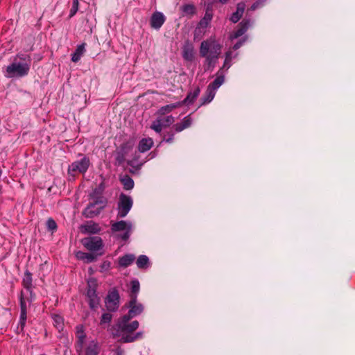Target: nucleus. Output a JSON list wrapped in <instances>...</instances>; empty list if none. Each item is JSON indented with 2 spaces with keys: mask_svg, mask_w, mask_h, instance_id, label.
Wrapping results in <instances>:
<instances>
[{
  "mask_svg": "<svg viewBox=\"0 0 355 355\" xmlns=\"http://www.w3.org/2000/svg\"><path fill=\"white\" fill-rule=\"evenodd\" d=\"M31 58L28 55L17 54L12 62L6 69V77L21 78L26 76L30 70Z\"/></svg>",
  "mask_w": 355,
  "mask_h": 355,
  "instance_id": "1",
  "label": "nucleus"
},
{
  "mask_svg": "<svg viewBox=\"0 0 355 355\" xmlns=\"http://www.w3.org/2000/svg\"><path fill=\"white\" fill-rule=\"evenodd\" d=\"M221 53V46L214 41H202L200 46V56L205 58V70L214 68Z\"/></svg>",
  "mask_w": 355,
  "mask_h": 355,
  "instance_id": "2",
  "label": "nucleus"
},
{
  "mask_svg": "<svg viewBox=\"0 0 355 355\" xmlns=\"http://www.w3.org/2000/svg\"><path fill=\"white\" fill-rule=\"evenodd\" d=\"M96 189L90 195V198L93 200L90 202L83 211L86 218H94L98 216L104 207L105 202L101 196H95Z\"/></svg>",
  "mask_w": 355,
  "mask_h": 355,
  "instance_id": "3",
  "label": "nucleus"
},
{
  "mask_svg": "<svg viewBox=\"0 0 355 355\" xmlns=\"http://www.w3.org/2000/svg\"><path fill=\"white\" fill-rule=\"evenodd\" d=\"M132 223L130 221H111V230L113 232H123V234L120 235V238L123 241H127L129 239L132 230Z\"/></svg>",
  "mask_w": 355,
  "mask_h": 355,
  "instance_id": "4",
  "label": "nucleus"
},
{
  "mask_svg": "<svg viewBox=\"0 0 355 355\" xmlns=\"http://www.w3.org/2000/svg\"><path fill=\"white\" fill-rule=\"evenodd\" d=\"M139 322L134 320L130 323H117L116 324L115 332L113 333L114 337H120L123 342V336H132V333L139 327Z\"/></svg>",
  "mask_w": 355,
  "mask_h": 355,
  "instance_id": "5",
  "label": "nucleus"
},
{
  "mask_svg": "<svg viewBox=\"0 0 355 355\" xmlns=\"http://www.w3.org/2000/svg\"><path fill=\"white\" fill-rule=\"evenodd\" d=\"M87 297L89 301V307L96 309L98 307L100 298L96 294L97 282L95 279H89L87 282Z\"/></svg>",
  "mask_w": 355,
  "mask_h": 355,
  "instance_id": "6",
  "label": "nucleus"
},
{
  "mask_svg": "<svg viewBox=\"0 0 355 355\" xmlns=\"http://www.w3.org/2000/svg\"><path fill=\"white\" fill-rule=\"evenodd\" d=\"M133 205L132 199L124 193H121L117 203V218H122L125 217Z\"/></svg>",
  "mask_w": 355,
  "mask_h": 355,
  "instance_id": "7",
  "label": "nucleus"
},
{
  "mask_svg": "<svg viewBox=\"0 0 355 355\" xmlns=\"http://www.w3.org/2000/svg\"><path fill=\"white\" fill-rule=\"evenodd\" d=\"M90 164L89 158L84 157L80 160H78L71 163L68 168V173L74 176L76 172L85 173Z\"/></svg>",
  "mask_w": 355,
  "mask_h": 355,
  "instance_id": "8",
  "label": "nucleus"
},
{
  "mask_svg": "<svg viewBox=\"0 0 355 355\" xmlns=\"http://www.w3.org/2000/svg\"><path fill=\"white\" fill-rule=\"evenodd\" d=\"M119 300L120 296L116 289L110 291L105 301L107 309L110 311H116L119 306Z\"/></svg>",
  "mask_w": 355,
  "mask_h": 355,
  "instance_id": "9",
  "label": "nucleus"
},
{
  "mask_svg": "<svg viewBox=\"0 0 355 355\" xmlns=\"http://www.w3.org/2000/svg\"><path fill=\"white\" fill-rule=\"evenodd\" d=\"M82 243L88 250L93 252L101 250L103 246L102 239L99 236L85 238Z\"/></svg>",
  "mask_w": 355,
  "mask_h": 355,
  "instance_id": "10",
  "label": "nucleus"
},
{
  "mask_svg": "<svg viewBox=\"0 0 355 355\" xmlns=\"http://www.w3.org/2000/svg\"><path fill=\"white\" fill-rule=\"evenodd\" d=\"M251 26L250 19H244L238 25V28L234 31L230 36L231 40L236 39L242 36Z\"/></svg>",
  "mask_w": 355,
  "mask_h": 355,
  "instance_id": "11",
  "label": "nucleus"
},
{
  "mask_svg": "<svg viewBox=\"0 0 355 355\" xmlns=\"http://www.w3.org/2000/svg\"><path fill=\"white\" fill-rule=\"evenodd\" d=\"M130 314L133 315L135 317L141 314L144 311V306L142 304L137 302V296H133L128 304Z\"/></svg>",
  "mask_w": 355,
  "mask_h": 355,
  "instance_id": "12",
  "label": "nucleus"
},
{
  "mask_svg": "<svg viewBox=\"0 0 355 355\" xmlns=\"http://www.w3.org/2000/svg\"><path fill=\"white\" fill-rule=\"evenodd\" d=\"M165 20L166 17L162 12H155L150 17V26L154 29L158 30L164 24Z\"/></svg>",
  "mask_w": 355,
  "mask_h": 355,
  "instance_id": "13",
  "label": "nucleus"
},
{
  "mask_svg": "<svg viewBox=\"0 0 355 355\" xmlns=\"http://www.w3.org/2000/svg\"><path fill=\"white\" fill-rule=\"evenodd\" d=\"M193 120L191 118L190 115L185 116L180 123H175L173 128L175 130L176 132H180L184 130V129L190 127L192 124Z\"/></svg>",
  "mask_w": 355,
  "mask_h": 355,
  "instance_id": "14",
  "label": "nucleus"
},
{
  "mask_svg": "<svg viewBox=\"0 0 355 355\" xmlns=\"http://www.w3.org/2000/svg\"><path fill=\"white\" fill-rule=\"evenodd\" d=\"M245 9V4L243 2L239 3L236 6V12H233L230 17V21L233 23L238 22L243 16Z\"/></svg>",
  "mask_w": 355,
  "mask_h": 355,
  "instance_id": "15",
  "label": "nucleus"
},
{
  "mask_svg": "<svg viewBox=\"0 0 355 355\" xmlns=\"http://www.w3.org/2000/svg\"><path fill=\"white\" fill-rule=\"evenodd\" d=\"M222 69L219 70L217 73V76L214 79V80L210 83L207 87L209 89H211L212 91L216 92V90L218 89L224 83L225 77L223 74V72L221 71Z\"/></svg>",
  "mask_w": 355,
  "mask_h": 355,
  "instance_id": "16",
  "label": "nucleus"
},
{
  "mask_svg": "<svg viewBox=\"0 0 355 355\" xmlns=\"http://www.w3.org/2000/svg\"><path fill=\"white\" fill-rule=\"evenodd\" d=\"M34 297L33 295L28 296H25L24 293L21 291L19 296V303H20V310H26L28 309V306L31 304Z\"/></svg>",
  "mask_w": 355,
  "mask_h": 355,
  "instance_id": "17",
  "label": "nucleus"
},
{
  "mask_svg": "<svg viewBox=\"0 0 355 355\" xmlns=\"http://www.w3.org/2000/svg\"><path fill=\"white\" fill-rule=\"evenodd\" d=\"M153 145V141L151 138L142 139L138 145V150L140 153H145L149 150Z\"/></svg>",
  "mask_w": 355,
  "mask_h": 355,
  "instance_id": "18",
  "label": "nucleus"
},
{
  "mask_svg": "<svg viewBox=\"0 0 355 355\" xmlns=\"http://www.w3.org/2000/svg\"><path fill=\"white\" fill-rule=\"evenodd\" d=\"M85 43H83L81 44L78 45L76 49L71 55L72 62H77L80 60L81 57L85 52Z\"/></svg>",
  "mask_w": 355,
  "mask_h": 355,
  "instance_id": "19",
  "label": "nucleus"
},
{
  "mask_svg": "<svg viewBox=\"0 0 355 355\" xmlns=\"http://www.w3.org/2000/svg\"><path fill=\"white\" fill-rule=\"evenodd\" d=\"M135 257L132 254H126L119 259V265L121 267L126 268L130 266L135 261Z\"/></svg>",
  "mask_w": 355,
  "mask_h": 355,
  "instance_id": "20",
  "label": "nucleus"
},
{
  "mask_svg": "<svg viewBox=\"0 0 355 355\" xmlns=\"http://www.w3.org/2000/svg\"><path fill=\"white\" fill-rule=\"evenodd\" d=\"M22 284L24 287L26 289L27 292L29 293L30 295H32V275L29 271L25 272Z\"/></svg>",
  "mask_w": 355,
  "mask_h": 355,
  "instance_id": "21",
  "label": "nucleus"
},
{
  "mask_svg": "<svg viewBox=\"0 0 355 355\" xmlns=\"http://www.w3.org/2000/svg\"><path fill=\"white\" fill-rule=\"evenodd\" d=\"M200 92V88L197 87L193 92H189L184 101H180L179 103H182V105H190L193 103L199 96Z\"/></svg>",
  "mask_w": 355,
  "mask_h": 355,
  "instance_id": "22",
  "label": "nucleus"
},
{
  "mask_svg": "<svg viewBox=\"0 0 355 355\" xmlns=\"http://www.w3.org/2000/svg\"><path fill=\"white\" fill-rule=\"evenodd\" d=\"M84 232L89 234H96L101 231V228L98 224L89 221L87 224L82 226Z\"/></svg>",
  "mask_w": 355,
  "mask_h": 355,
  "instance_id": "23",
  "label": "nucleus"
},
{
  "mask_svg": "<svg viewBox=\"0 0 355 355\" xmlns=\"http://www.w3.org/2000/svg\"><path fill=\"white\" fill-rule=\"evenodd\" d=\"M126 153V147L124 146H121V149L116 153L115 165L121 166L124 164Z\"/></svg>",
  "mask_w": 355,
  "mask_h": 355,
  "instance_id": "24",
  "label": "nucleus"
},
{
  "mask_svg": "<svg viewBox=\"0 0 355 355\" xmlns=\"http://www.w3.org/2000/svg\"><path fill=\"white\" fill-rule=\"evenodd\" d=\"M76 256L77 259L80 260H83L87 263L94 261L96 259V255L91 253L83 252L81 251H78L76 253Z\"/></svg>",
  "mask_w": 355,
  "mask_h": 355,
  "instance_id": "25",
  "label": "nucleus"
},
{
  "mask_svg": "<svg viewBox=\"0 0 355 355\" xmlns=\"http://www.w3.org/2000/svg\"><path fill=\"white\" fill-rule=\"evenodd\" d=\"M182 105V103H179V102L175 103H172V104L166 105L161 107L158 110L157 113L159 114H160V115H164L166 113H169L173 110H174V109H175L177 107H180Z\"/></svg>",
  "mask_w": 355,
  "mask_h": 355,
  "instance_id": "26",
  "label": "nucleus"
},
{
  "mask_svg": "<svg viewBox=\"0 0 355 355\" xmlns=\"http://www.w3.org/2000/svg\"><path fill=\"white\" fill-rule=\"evenodd\" d=\"M215 94V92L207 87L205 95L200 98V106L210 103L214 99Z\"/></svg>",
  "mask_w": 355,
  "mask_h": 355,
  "instance_id": "27",
  "label": "nucleus"
},
{
  "mask_svg": "<svg viewBox=\"0 0 355 355\" xmlns=\"http://www.w3.org/2000/svg\"><path fill=\"white\" fill-rule=\"evenodd\" d=\"M136 264L139 269H146L150 266L149 259L146 255H140L136 261Z\"/></svg>",
  "mask_w": 355,
  "mask_h": 355,
  "instance_id": "28",
  "label": "nucleus"
},
{
  "mask_svg": "<svg viewBox=\"0 0 355 355\" xmlns=\"http://www.w3.org/2000/svg\"><path fill=\"white\" fill-rule=\"evenodd\" d=\"M182 56L184 60L191 61L193 59V48L191 45L184 46L183 48Z\"/></svg>",
  "mask_w": 355,
  "mask_h": 355,
  "instance_id": "29",
  "label": "nucleus"
},
{
  "mask_svg": "<svg viewBox=\"0 0 355 355\" xmlns=\"http://www.w3.org/2000/svg\"><path fill=\"white\" fill-rule=\"evenodd\" d=\"M98 354V346L96 342L92 341L86 348V355H97Z\"/></svg>",
  "mask_w": 355,
  "mask_h": 355,
  "instance_id": "30",
  "label": "nucleus"
},
{
  "mask_svg": "<svg viewBox=\"0 0 355 355\" xmlns=\"http://www.w3.org/2000/svg\"><path fill=\"white\" fill-rule=\"evenodd\" d=\"M121 182L125 190H130L134 187V181L129 175H125L121 178Z\"/></svg>",
  "mask_w": 355,
  "mask_h": 355,
  "instance_id": "31",
  "label": "nucleus"
},
{
  "mask_svg": "<svg viewBox=\"0 0 355 355\" xmlns=\"http://www.w3.org/2000/svg\"><path fill=\"white\" fill-rule=\"evenodd\" d=\"M53 324L56 329L60 331L63 330L64 327V319L62 316L58 315H54L53 316Z\"/></svg>",
  "mask_w": 355,
  "mask_h": 355,
  "instance_id": "32",
  "label": "nucleus"
},
{
  "mask_svg": "<svg viewBox=\"0 0 355 355\" xmlns=\"http://www.w3.org/2000/svg\"><path fill=\"white\" fill-rule=\"evenodd\" d=\"M143 337V333L141 331H139L135 334L132 336H123V343H132L138 339H141Z\"/></svg>",
  "mask_w": 355,
  "mask_h": 355,
  "instance_id": "33",
  "label": "nucleus"
},
{
  "mask_svg": "<svg viewBox=\"0 0 355 355\" xmlns=\"http://www.w3.org/2000/svg\"><path fill=\"white\" fill-rule=\"evenodd\" d=\"M140 289V285L138 280H132L131 282V293L130 295V299L135 295L137 296Z\"/></svg>",
  "mask_w": 355,
  "mask_h": 355,
  "instance_id": "34",
  "label": "nucleus"
},
{
  "mask_svg": "<svg viewBox=\"0 0 355 355\" xmlns=\"http://www.w3.org/2000/svg\"><path fill=\"white\" fill-rule=\"evenodd\" d=\"M27 319V311L26 310H20V317L19 325L20 326V331H22L26 325Z\"/></svg>",
  "mask_w": 355,
  "mask_h": 355,
  "instance_id": "35",
  "label": "nucleus"
},
{
  "mask_svg": "<svg viewBox=\"0 0 355 355\" xmlns=\"http://www.w3.org/2000/svg\"><path fill=\"white\" fill-rule=\"evenodd\" d=\"M159 119L161 121L163 127H168L175 121L174 117L171 115L164 117H159Z\"/></svg>",
  "mask_w": 355,
  "mask_h": 355,
  "instance_id": "36",
  "label": "nucleus"
},
{
  "mask_svg": "<svg viewBox=\"0 0 355 355\" xmlns=\"http://www.w3.org/2000/svg\"><path fill=\"white\" fill-rule=\"evenodd\" d=\"M150 128L155 130L156 132H161L163 125L162 124L161 121L159 118H157L155 121H154L150 126Z\"/></svg>",
  "mask_w": 355,
  "mask_h": 355,
  "instance_id": "37",
  "label": "nucleus"
},
{
  "mask_svg": "<svg viewBox=\"0 0 355 355\" xmlns=\"http://www.w3.org/2000/svg\"><path fill=\"white\" fill-rule=\"evenodd\" d=\"M184 13L187 15H193L195 13V7L191 4H187L182 6V8Z\"/></svg>",
  "mask_w": 355,
  "mask_h": 355,
  "instance_id": "38",
  "label": "nucleus"
},
{
  "mask_svg": "<svg viewBox=\"0 0 355 355\" xmlns=\"http://www.w3.org/2000/svg\"><path fill=\"white\" fill-rule=\"evenodd\" d=\"M78 0H73V2H72V6L70 9V12H69V17L71 18L72 17H73L78 10Z\"/></svg>",
  "mask_w": 355,
  "mask_h": 355,
  "instance_id": "39",
  "label": "nucleus"
},
{
  "mask_svg": "<svg viewBox=\"0 0 355 355\" xmlns=\"http://www.w3.org/2000/svg\"><path fill=\"white\" fill-rule=\"evenodd\" d=\"M46 226L48 230L51 231H55L57 230L58 227L55 221L51 218L47 220Z\"/></svg>",
  "mask_w": 355,
  "mask_h": 355,
  "instance_id": "40",
  "label": "nucleus"
},
{
  "mask_svg": "<svg viewBox=\"0 0 355 355\" xmlns=\"http://www.w3.org/2000/svg\"><path fill=\"white\" fill-rule=\"evenodd\" d=\"M266 1V0H257V1H256L251 6L250 10H252V11H254V10H257V8L262 7L265 4Z\"/></svg>",
  "mask_w": 355,
  "mask_h": 355,
  "instance_id": "41",
  "label": "nucleus"
},
{
  "mask_svg": "<svg viewBox=\"0 0 355 355\" xmlns=\"http://www.w3.org/2000/svg\"><path fill=\"white\" fill-rule=\"evenodd\" d=\"M174 139V132L170 131L164 135L163 140L166 143H172Z\"/></svg>",
  "mask_w": 355,
  "mask_h": 355,
  "instance_id": "42",
  "label": "nucleus"
},
{
  "mask_svg": "<svg viewBox=\"0 0 355 355\" xmlns=\"http://www.w3.org/2000/svg\"><path fill=\"white\" fill-rule=\"evenodd\" d=\"M135 316L133 315L130 314V311H128V314L123 315L120 321L118 322V323H130L129 321L131 318H134Z\"/></svg>",
  "mask_w": 355,
  "mask_h": 355,
  "instance_id": "43",
  "label": "nucleus"
},
{
  "mask_svg": "<svg viewBox=\"0 0 355 355\" xmlns=\"http://www.w3.org/2000/svg\"><path fill=\"white\" fill-rule=\"evenodd\" d=\"M112 320V315L108 313H103L101 317V323H109Z\"/></svg>",
  "mask_w": 355,
  "mask_h": 355,
  "instance_id": "44",
  "label": "nucleus"
},
{
  "mask_svg": "<svg viewBox=\"0 0 355 355\" xmlns=\"http://www.w3.org/2000/svg\"><path fill=\"white\" fill-rule=\"evenodd\" d=\"M212 19V15L209 13L208 12H206L205 17L203 19L200 21V24H203L205 23L206 24H208Z\"/></svg>",
  "mask_w": 355,
  "mask_h": 355,
  "instance_id": "45",
  "label": "nucleus"
},
{
  "mask_svg": "<svg viewBox=\"0 0 355 355\" xmlns=\"http://www.w3.org/2000/svg\"><path fill=\"white\" fill-rule=\"evenodd\" d=\"M77 334H78V342H79L80 347H81L82 345L84 342L85 335L84 334V333L82 330H78Z\"/></svg>",
  "mask_w": 355,
  "mask_h": 355,
  "instance_id": "46",
  "label": "nucleus"
},
{
  "mask_svg": "<svg viewBox=\"0 0 355 355\" xmlns=\"http://www.w3.org/2000/svg\"><path fill=\"white\" fill-rule=\"evenodd\" d=\"M246 40V37L238 41L234 46H233V49L234 50H237L239 49L243 44L244 42H245Z\"/></svg>",
  "mask_w": 355,
  "mask_h": 355,
  "instance_id": "47",
  "label": "nucleus"
},
{
  "mask_svg": "<svg viewBox=\"0 0 355 355\" xmlns=\"http://www.w3.org/2000/svg\"><path fill=\"white\" fill-rule=\"evenodd\" d=\"M232 52L229 51L225 53V62H231L232 59Z\"/></svg>",
  "mask_w": 355,
  "mask_h": 355,
  "instance_id": "48",
  "label": "nucleus"
},
{
  "mask_svg": "<svg viewBox=\"0 0 355 355\" xmlns=\"http://www.w3.org/2000/svg\"><path fill=\"white\" fill-rule=\"evenodd\" d=\"M230 66H231L230 62H225V61L223 68H226L227 69H228L230 67Z\"/></svg>",
  "mask_w": 355,
  "mask_h": 355,
  "instance_id": "49",
  "label": "nucleus"
},
{
  "mask_svg": "<svg viewBox=\"0 0 355 355\" xmlns=\"http://www.w3.org/2000/svg\"><path fill=\"white\" fill-rule=\"evenodd\" d=\"M228 0H219V1L223 3V4H225L227 2Z\"/></svg>",
  "mask_w": 355,
  "mask_h": 355,
  "instance_id": "50",
  "label": "nucleus"
}]
</instances>
